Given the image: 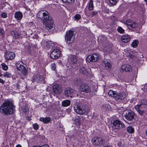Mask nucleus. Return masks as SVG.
<instances>
[{"label":"nucleus","mask_w":147,"mask_h":147,"mask_svg":"<svg viewBox=\"0 0 147 147\" xmlns=\"http://www.w3.org/2000/svg\"><path fill=\"white\" fill-rule=\"evenodd\" d=\"M11 34L13 37L16 39L18 38L20 36L19 33L15 31H11Z\"/></svg>","instance_id":"4be33fe9"},{"label":"nucleus","mask_w":147,"mask_h":147,"mask_svg":"<svg viewBox=\"0 0 147 147\" xmlns=\"http://www.w3.org/2000/svg\"><path fill=\"white\" fill-rule=\"evenodd\" d=\"M142 104H141L142 106L143 105H146L147 104V101L143 100L141 101Z\"/></svg>","instance_id":"a19ab883"},{"label":"nucleus","mask_w":147,"mask_h":147,"mask_svg":"<svg viewBox=\"0 0 147 147\" xmlns=\"http://www.w3.org/2000/svg\"><path fill=\"white\" fill-rule=\"evenodd\" d=\"M114 98L116 100H122L125 97V93L124 92L120 93L116 92Z\"/></svg>","instance_id":"dca6fc26"},{"label":"nucleus","mask_w":147,"mask_h":147,"mask_svg":"<svg viewBox=\"0 0 147 147\" xmlns=\"http://www.w3.org/2000/svg\"><path fill=\"white\" fill-rule=\"evenodd\" d=\"M82 82V80L80 78H76L74 79V82L76 84H80Z\"/></svg>","instance_id":"a878e982"},{"label":"nucleus","mask_w":147,"mask_h":147,"mask_svg":"<svg viewBox=\"0 0 147 147\" xmlns=\"http://www.w3.org/2000/svg\"><path fill=\"white\" fill-rule=\"evenodd\" d=\"M124 117L128 121H132L134 119L135 114L132 111L129 110L125 111L124 112Z\"/></svg>","instance_id":"39448f33"},{"label":"nucleus","mask_w":147,"mask_h":147,"mask_svg":"<svg viewBox=\"0 0 147 147\" xmlns=\"http://www.w3.org/2000/svg\"><path fill=\"white\" fill-rule=\"evenodd\" d=\"M107 105V107L108 108H110V105Z\"/></svg>","instance_id":"603ef678"},{"label":"nucleus","mask_w":147,"mask_h":147,"mask_svg":"<svg viewBox=\"0 0 147 147\" xmlns=\"http://www.w3.org/2000/svg\"><path fill=\"white\" fill-rule=\"evenodd\" d=\"M93 8V1L92 0H90L89 4V9L92 10Z\"/></svg>","instance_id":"7c9ffc66"},{"label":"nucleus","mask_w":147,"mask_h":147,"mask_svg":"<svg viewBox=\"0 0 147 147\" xmlns=\"http://www.w3.org/2000/svg\"><path fill=\"white\" fill-rule=\"evenodd\" d=\"M15 17L17 19L20 20L22 17V14L20 12H16L15 14Z\"/></svg>","instance_id":"b1692460"},{"label":"nucleus","mask_w":147,"mask_h":147,"mask_svg":"<svg viewBox=\"0 0 147 147\" xmlns=\"http://www.w3.org/2000/svg\"><path fill=\"white\" fill-rule=\"evenodd\" d=\"M142 107V106L141 104L137 105L135 107V109L137 111H139Z\"/></svg>","instance_id":"f704fd0d"},{"label":"nucleus","mask_w":147,"mask_h":147,"mask_svg":"<svg viewBox=\"0 0 147 147\" xmlns=\"http://www.w3.org/2000/svg\"><path fill=\"white\" fill-rule=\"evenodd\" d=\"M105 110H107V108H105Z\"/></svg>","instance_id":"bf43d9fd"},{"label":"nucleus","mask_w":147,"mask_h":147,"mask_svg":"<svg viewBox=\"0 0 147 147\" xmlns=\"http://www.w3.org/2000/svg\"><path fill=\"white\" fill-rule=\"evenodd\" d=\"M60 56V52L58 49L53 50L50 54L51 57L53 59H57Z\"/></svg>","instance_id":"1a4fd4ad"},{"label":"nucleus","mask_w":147,"mask_h":147,"mask_svg":"<svg viewBox=\"0 0 147 147\" xmlns=\"http://www.w3.org/2000/svg\"><path fill=\"white\" fill-rule=\"evenodd\" d=\"M2 67V69L5 70H6L8 69V66L5 63H2L1 64Z\"/></svg>","instance_id":"2f4dec72"},{"label":"nucleus","mask_w":147,"mask_h":147,"mask_svg":"<svg viewBox=\"0 0 147 147\" xmlns=\"http://www.w3.org/2000/svg\"><path fill=\"white\" fill-rule=\"evenodd\" d=\"M129 57L131 58H133L134 57V56L133 55H129Z\"/></svg>","instance_id":"09e8293b"},{"label":"nucleus","mask_w":147,"mask_h":147,"mask_svg":"<svg viewBox=\"0 0 147 147\" xmlns=\"http://www.w3.org/2000/svg\"><path fill=\"white\" fill-rule=\"evenodd\" d=\"M40 147H49V146L48 145L45 144L43 146H42Z\"/></svg>","instance_id":"de8ad7c7"},{"label":"nucleus","mask_w":147,"mask_h":147,"mask_svg":"<svg viewBox=\"0 0 147 147\" xmlns=\"http://www.w3.org/2000/svg\"><path fill=\"white\" fill-rule=\"evenodd\" d=\"M76 122H77L78 123V122H79L78 121V120L76 119Z\"/></svg>","instance_id":"864d4df0"},{"label":"nucleus","mask_w":147,"mask_h":147,"mask_svg":"<svg viewBox=\"0 0 147 147\" xmlns=\"http://www.w3.org/2000/svg\"><path fill=\"white\" fill-rule=\"evenodd\" d=\"M117 31L120 33H123L124 31V30L121 27H119L118 28Z\"/></svg>","instance_id":"72a5a7b5"},{"label":"nucleus","mask_w":147,"mask_h":147,"mask_svg":"<svg viewBox=\"0 0 147 147\" xmlns=\"http://www.w3.org/2000/svg\"><path fill=\"white\" fill-rule=\"evenodd\" d=\"M79 71L80 73L85 75H87L89 73L88 71L84 67H81L79 69Z\"/></svg>","instance_id":"412c9836"},{"label":"nucleus","mask_w":147,"mask_h":147,"mask_svg":"<svg viewBox=\"0 0 147 147\" xmlns=\"http://www.w3.org/2000/svg\"><path fill=\"white\" fill-rule=\"evenodd\" d=\"M17 69L24 75H25L27 73V70L26 67L22 65H16Z\"/></svg>","instance_id":"f8f14e48"},{"label":"nucleus","mask_w":147,"mask_h":147,"mask_svg":"<svg viewBox=\"0 0 147 147\" xmlns=\"http://www.w3.org/2000/svg\"><path fill=\"white\" fill-rule=\"evenodd\" d=\"M76 33L75 31L72 30H69L67 31L65 37L66 42L69 44L73 42L74 40Z\"/></svg>","instance_id":"20e7f679"},{"label":"nucleus","mask_w":147,"mask_h":147,"mask_svg":"<svg viewBox=\"0 0 147 147\" xmlns=\"http://www.w3.org/2000/svg\"><path fill=\"white\" fill-rule=\"evenodd\" d=\"M98 54L94 53L92 55L88 56L86 60L88 62H90L91 61L95 62L98 61Z\"/></svg>","instance_id":"6e6552de"},{"label":"nucleus","mask_w":147,"mask_h":147,"mask_svg":"<svg viewBox=\"0 0 147 147\" xmlns=\"http://www.w3.org/2000/svg\"><path fill=\"white\" fill-rule=\"evenodd\" d=\"M64 93L65 95L67 96L72 97L71 95L75 92V90L71 88H67L64 90Z\"/></svg>","instance_id":"2eb2a0df"},{"label":"nucleus","mask_w":147,"mask_h":147,"mask_svg":"<svg viewBox=\"0 0 147 147\" xmlns=\"http://www.w3.org/2000/svg\"><path fill=\"white\" fill-rule=\"evenodd\" d=\"M139 41L138 40H134L132 42L131 46L134 48L136 47L138 44Z\"/></svg>","instance_id":"bb28decb"},{"label":"nucleus","mask_w":147,"mask_h":147,"mask_svg":"<svg viewBox=\"0 0 147 147\" xmlns=\"http://www.w3.org/2000/svg\"><path fill=\"white\" fill-rule=\"evenodd\" d=\"M116 91H114L110 90L108 94L109 96L113 97L114 98L115 96V94H116Z\"/></svg>","instance_id":"cd10ccee"},{"label":"nucleus","mask_w":147,"mask_h":147,"mask_svg":"<svg viewBox=\"0 0 147 147\" xmlns=\"http://www.w3.org/2000/svg\"><path fill=\"white\" fill-rule=\"evenodd\" d=\"M6 59L8 60H12L14 59L15 57V54L13 52H7L5 55Z\"/></svg>","instance_id":"ddd939ff"},{"label":"nucleus","mask_w":147,"mask_h":147,"mask_svg":"<svg viewBox=\"0 0 147 147\" xmlns=\"http://www.w3.org/2000/svg\"><path fill=\"white\" fill-rule=\"evenodd\" d=\"M131 99V100H130V102H133V99Z\"/></svg>","instance_id":"3c124183"},{"label":"nucleus","mask_w":147,"mask_h":147,"mask_svg":"<svg viewBox=\"0 0 147 147\" xmlns=\"http://www.w3.org/2000/svg\"><path fill=\"white\" fill-rule=\"evenodd\" d=\"M145 1L147 2V0H144Z\"/></svg>","instance_id":"13d9d810"},{"label":"nucleus","mask_w":147,"mask_h":147,"mask_svg":"<svg viewBox=\"0 0 147 147\" xmlns=\"http://www.w3.org/2000/svg\"><path fill=\"white\" fill-rule=\"evenodd\" d=\"M69 59L73 64H76L78 62V59L75 56L71 55L69 58Z\"/></svg>","instance_id":"aec40b11"},{"label":"nucleus","mask_w":147,"mask_h":147,"mask_svg":"<svg viewBox=\"0 0 147 147\" xmlns=\"http://www.w3.org/2000/svg\"><path fill=\"white\" fill-rule=\"evenodd\" d=\"M37 16L43 20L44 25L48 30H51L53 28V20L47 11L42 10L37 13Z\"/></svg>","instance_id":"f257e3e1"},{"label":"nucleus","mask_w":147,"mask_h":147,"mask_svg":"<svg viewBox=\"0 0 147 147\" xmlns=\"http://www.w3.org/2000/svg\"><path fill=\"white\" fill-rule=\"evenodd\" d=\"M39 120L40 121L43 122L45 123H48L51 120V118L49 117H40Z\"/></svg>","instance_id":"5701e85b"},{"label":"nucleus","mask_w":147,"mask_h":147,"mask_svg":"<svg viewBox=\"0 0 147 147\" xmlns=\"http://www.w3.org/2000/svg\"><path fill=\"white\" fill-rule=\"evenodd\" d=\"M51 66L52 70L55 71L56 68L55 64V63H52L51 64Z\"/></svg>","instance_id":"58836bf2"},{"label":"nucleus","mask_w":147,"mask_h":147,"mask_svg":"<svg viewBox=\"0 0 147 147\" xmlns=\"http://www.w3.org/2000/svg\"><path fill=\"white\" fill-rule=\"evenodd\" d=\"M110 3L112 4H115L116 3V0H109Z\"/></svg>","instance_id":"ea45409f"},{"label":"nucleus","mask_w":147,"mask_h":147,"mask_svg":"<svg viewBox=\"0 0 147 147\" xmlns=\"http://www.w3.org/2000/svg\"><path fill=\"white\" fill-rule=\"evenodd\" d=\"M92 141L94 145L97 146L103 143V140L101 137H95L92 138Z\"/></svg>","instance_id":"9b49d317"},{"label":"nucleus","mask_w":147,"mask_h":147,"mask_svg":"<svg viewBox=\"0 0 147 147\" xmlns=\"http://www.w3.org/2000/svg\"><path fill=\"white\" fill-rule=\"evenodd\" d=\"M15 107L13 103L9 100L5 101L0 108V111L2 115L8 116L14 112Z\"/></svg>","instance_id":"f03ea898"},{"label":"nucleus","mask_w":147,"mask_h":147,"mask_svg":"<svg viewBox=\"0 0 147 147\" xmlns=\"http://www.w3.org/2000/svg\"><path fill=\"white\" fill-rule=\"evenodd\" d=\"M33 128L35 130H37L38 129L39 126L37 123H35L33 125Z\"/></svg>","instance_id":"e433bc0d"},{"label":"nucleus","mask_w":147,"mask_h":147,"mask_svg":"<svg viewBox=\"0 0 147 147\" xmlns=\"http://www.w3.org/2000/svg\"><path fill=\"white\" fill-rule=\"evenodd\" d=\"M102 65L103 66L105 67L107 69H110L112 66L111 63L108 62L107 60L102 61Z\"/></svg>","instance_id":"a211bd4d"},{"label":"nucleus","mask_w":147,"mask_h":147,"mask_svg":"<svg viewBox=\"0 0 147 147\" xmlns=\"http://www.w3.org/2000/svg\"><path fill=\"white\" fill-rule=\"evenodd\" d=\"M125 24L127 25L128 28L129 29L136 28L138 26V24L137 23L131 20H127L125 23Z\"/></svg>","instance_id":"423d86ee"},{"label":"nucleus","mask_w":147,"mask_h":147,"mask_svg":"<svg viewBox=\"0 0 147 147\" xmlns=\"http://www.w3.org/2000/svg\"><path fill=\"white\" fill-rule=\"evenodd\" d=\"M146 135H147V130L146 131Z\"/></svg>","instance_id":"4d7b16f0"},{"label":"nucleus","mask_w":147,"mask_h":147,"mask_svg":"<svg viewBox=\"0 0 147 147\" xmlns=\"http://www.w3.org/2000/svg\"><path fill=\"white\" fill-rule=\"evenodd\" d=\"M38 76H40V75H38Z\"/></svg>","instance_id":"052dcab7"},{"label":"nucleus","mask_w":147,"mask_h":147,"mask_svg":"<svg viewBox=\"0 0 147 147\" xmlns=\"http://www.w3.org/2000/svg\"><path fill=\"white\" fill-rule=\"evenodd\" d=\"M23 111L24 112H27L28 111V109L27 108H24L22 109Z\"/></svg>","instance_id":"c03bdc74"},{"label":"nucleus","mask_w":147,"mask_h":147,"mask_svg":"<svg viewBox=\"0 0 147 147\" xmlns=\"http://www.w3.org/2000/svg\"><path fill=\"white\" fill-rule=\"evenodd\" d=\"M62 1L63 3H66L69 4H71L74 3L75 1V0H62Z\"/></svg>","instance_id":"c756f323"},{"label":"nucleus","mask_w":147,"mask_h":147,"mask_svg":"<svg viewBox=\"0 0 147 147\" xmlns=\"http://www.w3.org/2000/svg\"><path fill=\"white\" fill-rule=\"evenodd\" d=\"M74 108V111L80 115H86L88 113L89 111L87 106L82 104L75 105Z\"/></svg>","instance_id":"7ed1b4c3"},{"label":"nucleus","mask_w":147,"mask_h":147,"mask_svg":"<svg viewBox=\"0 0 147 147\" xmlns=\"http://www.w3.org/2000/svg\"><path fill=\"white\" fill-rule=\"evenodd\" d=\"M3 75L4 77L7 78L10 77L11 76V74L8 72H6L4 73Z\"/></svg>","instance_id":"c9c22d12"},{"label":"nucleus","mask_w":147,"mask_h":147,"mask_svg":"<svg viewBox=\"0 0 147 147\" xmlns=\"http://www.w3.org/2000/svg\"><path fill=\"white\" fill-rule=\"evenodd\" d=\"M53 91L55 94H59L62 92V90L59 85L58 84L54 85L53 87Z\"/></svg>","instance_id":"f3484780"},{"label":"nucleus","mask_w":147,"mask_h":147,"mask_svg":"<svg viewBox=\"0 0 147 147\" xmlns=\"http://www.w3.org/2000/svg\"><path fill=\"white\" fill-rule=\"evenodd\" d=\"M127 131L128 133H132L134 132V129L132 126H129L127 128Z\"/></svg>","instance_id":"c85d7f7f"},{"label":"nucleus","mask_w":147,"mask_h":147,"mask_svg":"<svg viewBox=\"0 0 147 147\" xmlns=\"http://www.w3.org/2000/svg\"><path fill=\"white\" fill-rule=\"evenodd\" d=\"M1 16L2 18H5L7 17V15L6 13H3L1 14Z\"/></svg>","instance_id":"37998d69"},{"label":"nucleus","mask_w":147,"mask_h":147,"mask_svg":"<svg viewBox=\"0 0 147 147\" xmlns=\"http://www.w3.org/2000/svg\"><path fill=\"white\" fill-rule=\"evenodd\" d=\"M121 39L123 42L127 43L130 40L131 38L129 35H123L121 37Z\"/></svg>","instance_id":"6ab92c4d"},{"label":"nucleus","mask_w":147,"mask_h":147,"mask_svg":"<svg viewBox=\"0 0 147 147\" xmlns=\"http://www.w3.org/2000/svg\"><path fill=\"white\" fill-rule=\"evenodd\" d=\"M97 13V12L96 11H94L92 12V17H93L94 16L96 15Z\"/></svg>","instance_id":"a18cd8bd"},{"label":"nucleus","mask_w":147,"mask_h":147,"mask_svg":"<svg viewBox=\"0 0 147 147\" xmlns=\"http://www.w3.org/2000/svg\"><path fill=\"white\" fill-rule=\"evenodd\" d=\"M132 71L131 67L129 65H123L121 66L120 71L121 72H131Z\"/></svg>","instance_id":"4468645a"},{"label":"nucleus","mask_w":147,"mask_h":147,"mask_svg":"<svg viewBox=\"0 0 147 147\" xmlns=\"http://www.w3.org/2000/svg\"><path fill=\"white\" fill-rule=\"evenodd\" d=\"M80 91L85 92L86 93H89L91 92L88 86L86 84H83L80 86Z\"/></svg>","instance_id":"9d476101"},{"label":"nucleus","mask_w":147,"mask_h":147,"mask_svg":"<svg viewBox=\"0 0 147 147\" xmlns=\"http://www.w3.org/2000/svg\"><path fill=\"white\" fill-rule=\"evenodd\" d=\"M16 147H22V146L20 144L17 145L16 146Z\"/></svg>","instance_id":"8fccbe9b"},{"label":"nucleus","mask_w":147,"mask_h":147,"mask_svg":"<svg viewBox=\"0 0 147 147\" xmlns=\"http://www.w3.org/2000/svg\"><path fill=\"white\" fill-rule=\"evenodd\" d=\"M139 114L142 115L144 113V111L143 110H139L137 111Z\"/></svg>","instance_id":"79ce46f5"},{"label":"nucleus","mask_w":147,"mask_h":147,"mask_svg":"<svg viewBox=\"0 0 147 147\" xmlns=\"http://www.w3.org/2000/svg\"><path fill=\"white\" fill-rule=\"evenodd\" d=\"M142 110V108H141L140 109V110Z\"/></svg>","instance_id":"6e6d98bb"},{"label":"nucleus","mask_w":147,"mask_h":147,"mask_svg":"<svg viewBox=\"0 0 147 147\" xmlns=\"http://www.w3.org/2000/svg\"><path fill=\"white\" fill-rule=\"evenodd\" d=\"M0 35L3 38L5 36L4 31L3 29L2 28H0Z\"/></svg>","instance_id":"473e14b6"},{"label":"nucleus","mask_w":147,"mask_h":147,"mask_svg":"<svg viewBox=\"0 0 147 147\" xmlns=\"http://www.w3.org/2000/svg\"><path fill=\"white\" fill-rule=\"evenodd\" d=\"M112 127L116 129H120L124 128L125 127L124 124L118 120H114L113 123Z\"/></svg>","instance_id":"0eeeda50"},{"label":"nucleus","mask_w":147,"mask_h":147,"mask_svg":"<svg viewBox=\"0 0 147 147\" xmlns=\"http://www.w3.org/2000/svg\"><path fill=\"white\" fill-rule=\"evenodd\" d=\"M33 147H35V146H33Z\"/></svg>","instance_id":"680f3d73"},{"label":"nucleus","mask_w":147,"mask_h":147,"mask_svg":"<svg viewBox=\"0 0 147 147\" xmlns=\"http://www.w3.org/2000/svg\"><path fill=\"white\" fill-rule=\"evenodd\" d=\"M4 81L2 79L0 78V83L3 84H4Z\"/></svg>","instance_id":"49530a36"},{"label":"nucleus","mask_w":147,"mask_h":147,"mask_svg":"<svg viewBox=\"0 0 147 147\" xmlns=\"http://www.w3.org/2000/svg\"><path fill=\"white\" fill-rule=\"evenodd\" d=\"M70 103V101L67 100L63 101L62 102V106L65 107L69 106Z\"/></svg>","instance_id":"393cba45"},{"label":"nucleus","mask_w":147,"mask_h":147,"mask_svg":"<svg viewBox=\"0 0 147 147\" xmlns=\"http://www.w3.org/2000/svg\"><path fill=\"white\" fill-rule=\"evenodd\" d=\"M104 147H111L109 146H104Z\"/></svg>","instance_id":"5fc2aeb1"},{"label":"nucleus","mask_w":147,"mask_h":147,"mask_svg":"<svg viewBox=\"0 0 147 147\" xmlns=\"http://www.w3.org/2000/svg\"><path fill=\"white\" fill-rule=\"evenodd\" d=\"M74 18L75 20H78L81 18V16L79 14H76L74 16Z\"/></svg>","instance_id":"4c0bfd02"}]
</instances>
